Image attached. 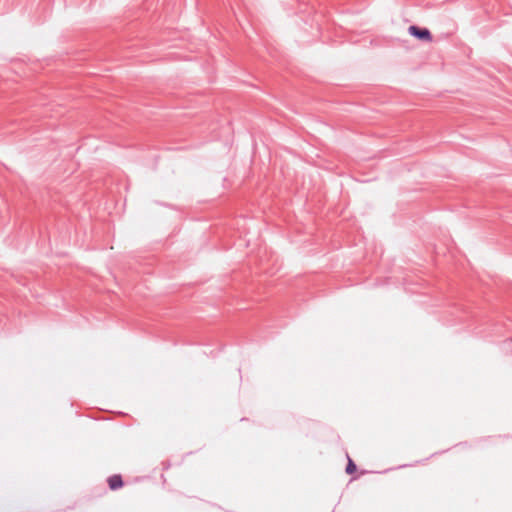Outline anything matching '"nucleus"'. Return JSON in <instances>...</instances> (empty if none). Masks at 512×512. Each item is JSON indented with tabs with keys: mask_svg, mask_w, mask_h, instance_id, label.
<instances>
[{
	"mask_svg": "<svg viewBox=\"0 0 512 512\" xmlns=\"http://www.w3.org/2000/svg\"><path fill=\"white\" fill-rule=\"evenodd\" d=\"M355 470H356L355 464L351 460H349V463H348L347 468H346V472L348 474H352Z\"/></svg>",
	"mask_w": 512,
	"mask_h": 512,
	"instance_id": "3",
	"label": "nucleus"
},
{
	"mask_svg": "<svg viewBox=\"0 0 512 512\" xmlns=\"http://www.w3.org/2000/svg\"><path fill=\"white\" fill-rule=\"evenodd\" d=\"M409 33L411 35H413L414 37H416V38H418L420 40H423V41L430 42L432 40L431 33L426 28H419L417 26H410L409 27Z\"/></svg>",
	"mask_w": 512,
	"mask_h": 512,
	"instance_id": "1",
	"label": "nucleus"
},
{
	"mask_svg": "<svg viewBox=\"0 0 512 512\" xmlns=\"http://www.w3.org/2000/svg\"><path fill=\"white\" fill-rule=\"evenodd\" d=\"M108 484H109V487H110L112 490H115V489H118V488L122 487L123 482H122L121 476H119V475H113V476H111V477L108 479Z\"/></svg>",
	"mask_w": 512,
	"mask_h": 512,
	"instance_id": "2",
	"label": "nucleus"
}]
</instances>
